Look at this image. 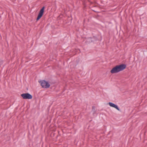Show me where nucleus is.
Segmentation results:
<instances>
[{
  "label": "nucleus",
  "mask_w": 147,
  "mask_h": 147,
  "mask_svg": "<svg viewBox=\"0 0 147 147\" xmlns=\"http://www.w3.org/2000/svg\"><path fill=\"white\" fill-rule=\"evenodd\" d=\"M126 67V65L123 64L117 65L112 69L110 72L112 74L117 73L123 70Z\"/></svg>",
  "instance_id": "1"
},
{
  "label": "nucleus",
  "mask_w": 147,
  "mask_h": 147,
  "mask_svg": "<svg viewBox=\"0 0 147 147\" xmlns=\"http://www.w3.org/2000/svg\"><path fill=\"white\" fill-rule=\"evenodd\" d=\"M42 87L44 88H49L50 85L48 82L45 80H41L39 82Z\"/></svg>",
  "instance_id": "2"
},
{
  "label": "nucleus",
  "mask_w": 147,
  "mask_h": 147,
  "mask_svg": "<svg viewBox=\"0 0 147 147\" xmlns=\"http://www.w3.org/2000/svg\"><path fill=\"white\" fill-rule=\"evenodd\" d=\"M45 8V7L43 6L40 10L39 13L38 14L37 17L36 18V21H37L38 20L43 16L44 11Z\"/></svg>",
  "instance_id": "3"
},
{
  "label": "nucleus",
  "mask_w": 147,
  "mask_h": 147,
  "mask_svg": "<svg viewBox=\"0 0 147 147\" xmlns=\"http://www.w3.org/2000/svg\"><path fill=\"white\" fill-rule=\"evenodd\" d=\"M21 96L24 99H31L32 98V95L28 93L22 94Z\"/></svg>",
  "instance_id": "4"
},
{
  "label": "nucleus",
  "mask_w": 147,
  "mask_h": 147,
  "mask_svg": "<svg viewBox=\"0 0 147 147\" xmlns=\"http://www.w3.org/2000/svg\"><path fill=\"white\" fill-rule=\"evenodd\" d=\"M109 106L111 107H114L117 110H118L119 111H120V110L119 109V108H118L117 106L115 104L111 102H109Z\"/></svg>",
  "instance_id": "5"
},
{
  "label": "nucleus",
  "mask_w": 147,
  "mask_h": 147,
  "mask_svg": "<svg viewBox=\"0 0 147 147\" xmlns=\"http://www.w3.org/2000/svg\"><path fill=\"white\" fill-rule=\"evenodd\" d=\"M86 42L87 44H89L90 43L92 42L91 37L86 38Z\"/></svg>",
  "instance_id": "6"
},
{
  "label": "nucleus",
  "mask_w": 147,
  "mask_h": 147,
  "mask_svg": "<svg viewBox=\"0 0 147 147\" xmlns=\"http://www.w3.org/2000/svg\"><path fill=\"white\" fill-rule=\"evenodd\" d=\"M91 40L92 42L95 43V42L98 40V38L96 36H93V37H91Z\"/></svg>",
  "instance_id": "7"
},
{
  "label": "nucleus",
  "mask_w": 147,
  "mask_h": 147,
  "mask_svg": "<svg viewBox=\"0 0 147 147\" xmlns=\"http://www.w3.org/2000/svg\"><path fill=\"white\" fill-rule=\"evenodd\" d=\"M92 111H93L94 113H95L96 112V111L95 110V107L94 106L92 107Z\"/></svg>",
  "instance_id": "8"
}]
</instances>
